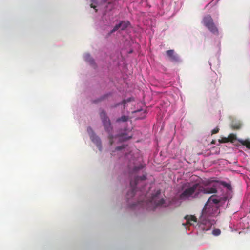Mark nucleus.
Wrapping results in <instances>:
<instances>
[{
	"label": "nucleus",
	"mask_w": 250,
	"mask_h": 250,
	"mask_svg": "<svg viewBox=\"0 0 250 250\" xmlns=\"http://www.w3.org/2000/svg\"><path fill=\"white\" fill-rule=\"evenodd\" d=\"M189 183H187L182 187L183 191L180 194L179 198L181 200H186L197 198L200 194H212L217 192V186L213 185L212 187H203L198 183L194 184L192 186H189Z\"/></svg>",
	"instance_id": "nucleus-1"
},
{
	"label": "nucleus",
	"mask_w": 250,
	"mask_h": 250,
	"mask_svg": "<svg viewBox=\"0 0 250 250\" xmlns=\"http://www.w3.org/2000/svg\"><path fill=\"white\" fill-rule=\"evenodd\" d=\"M219 207L215 205L206 203L202 211L201 219L206 220L208 217L217 215L219 213Z\"/></svg>",
	"instance_id": "nucleus-2"
},
{
	"label": "nucleus",
	"mask_w": 250,
	"mask_h": 250,
	"mask_svg": "<svg viewBox=\"0 0 250 250\" xmlns=\"http://www.w3.org/2000/svg\"><path fill=\"white\" fill-rule=\"evenodd\" d=\"M202 23L212 33H218V29L213 23L212 18L209 15H207L204 17Z\"/></svg>",
	"instance_id": "nucleus-3"
},
{
	"label": "nucleus",
	"mask_w": 250,
	"mask_h": 250,
	"mask_svg": "<svg viewBox=\"0 0 250 250\" xmlns=\"http://www.w3.org/2000/svg\"><path fill=\"white\" fill-rule=\"evenodd\" d=\"M100 116L105 130L108 132H110L112 130V128L111 127L110 120L107 116L105 111L102 110L100 113Z\"/></svg>",
	"instance_id": "nucleus-4"
},
{
	"label": "nucleus",
	"mask_w": 250,
	"mask_h": 250,
	"mask_svg": "<svg viewBox=\"0 0 250 250\" xmlns=\"http://www.w3.org/2000/svg\"><path fill=\"white\" fill-rule=\"evenodd\" d=\"M146 175H143L142 176L140 177H136L135 178L134 180L132 181L131 180L130 182V185L131 188V190L128 191V192L127 194V196L129 197H133L135 195V186L137 185L138 181L140 180H144L146 179Z\"/></svg>",
	"instance_id": "nucleus-5"
},
{
	"label": "nucleus",
	"mask_w": 250,
	"mask_h": 250,
	"mask_svg": "<svg viewBox=\"0 0 250 250\" xmlns=\"http://www.w3.org/2000/svg\"><path fill=\"white\" fill-rule=\"evenodd\" d=\"M161 194L160 190L156 191L155 194L152 196L150 200V203L154 205V208L161 206L165 203V200L163 198H160L159 196Z\"/></svg>",
	"instance_id": "nucleus-6"
},
{
	"label": "nucleus",
	"mask_w": 250,
	"mask_h": 250,
	"mask_svg": "<svg viewBox=\"0 0 250 250\" xmlns=\"http://www.w3.org/2000/svg\"><path fill=\"white\" fill-rule=\"evenodd\" d=\"M87 130L92 141L97 145L99 149L101 150L102 146L99 137L96 135L90 127H88Z\"/></svg>",
	"instance_id": "nucleus-7"
},
{
	"label": "nucleus",
	"mask_w": 250,
	"mask_h": 250,
	"mask_svg": "<svg viewBox=\"0 0 250 250\" xmlns=\"http://www.w3.org/2000/svg\"><path fill=\"white\" fill-rule=\"evenodd\" d=\"M166 54L167 56L172 61H181L179 56L175 52L174 50L171 49L167 51Z\"/></svg>",
	"instance_id": "nucleus-8"
},
{
	"label": "nucleus",
	"mask_w": 250,
	"mask_h": 250,
	"mask_svg": "<svg viewBox=\"0 0 250 250\" xmlns=\"http://www.w3.org/2000/svg\"><path fill=\"white\" fill-rule=\"evenodd\" d=\"M130 25V23L127 21H122L119 24L116 25L113 29L112 30V32H115L119 29H121L122 30H125Z\"/></svg>",
	"instance_id": "nucleus-9"
},
{
	"label": "nucleus",
	"mask_w": 250,
	"mask_h": 250,
	"mask_svg": "<svg viewBox=\"0 0 250 250\" xmlns=\"http://www.w3.org/2000/svg\"><path fill=\"white\" fill-rule=\"evenodd\" d=\"M185 219L187 220V224L192 225V222H196L197 218L195 216L193 215H186L184 217Z\"/></svg>",
	"instance_id": "nucleus-10"
},
{
	"label": "nucleus",
	"mask_w": 250,
	"mask_h": 250,
	"mask_svg": "<svg viewBox=\"0 0 250 250\" xmlns=\"http://www.w3.org/2000/svg\"><path fill=\"white\" fill-rule=\"evenodd\" d=\"M83 58L84 61L87 62H94V60L93 58L91 57V55L88 53H84L83 55Z\"/></svg>",
	"instance_id": "nucleus-11"
},
{
	"label": "nucleus",
	"mask_w": 250,
	"mask_h": 250,
	"mask_svg": "<svg viewBox=\"0 0 250 250\" xmlns=\"http://www.w3.org/2000/svg\"><path fill=\"white\" fill-rule=\"evenodd\" d=\"M214 196H211L208 200L206 203L209 205H215L219 202V200L217 199L213 198Z\"/></svg>",
	"instance_id": "nucleus-12"
},
{
	"label": "nucleus",
	"mask_w": 250,
	"mask_h": 250,
	"mask_svg": "<svg viewBox=\"0 0 250 250\" xmlns=\"http://www.w3.org/2000/svg\"><path fill=\"white\" fill-rule=\"evenodd\" d=\"M129 118L128 116L123 115L121 117L117 119L116 121L117 122H126L128 120Z\"/></svg>",
	"instance_id": "nucleus-13"
},
{
	"label": "nucleus",
	"mask_w": 250,
	"mask_h": 250,
	"mask_svg": "<svg viewBox=\"0 0 250 250\" xmlns=\"http://www.w3.org/2000/svg\"><path fill=\"white\" fill-rule=\"evenodd\" d=\"M144 167V166L142 164H140L138 166H134L133 169V172H137L138 171L143 169Z\"/></svg>",
	"instance_id": "nucleus-14"
},
{
	"label": "nucleus",
	"mask_w": 250,
	"mask_h": 250,
	"mask_svg": "<svg viewBox=\"0 0 250 250\" xmlns=\"http://www.w3.org/2000/svg\"><path fill=\"white\" fill-rule=\"evenodd\" d=\"M221 184L224 187L226 188L228 190H231V186L230 184L227 183L224 181H221Z\"/></svg>",
	"instance_id": "nucleus-15"
},
{
	"label": "nucleus",
	"mask_w": 250,
	"mask_h": 250,
	"mask_svg": "<svg viewBox=\"0 0 250 250\" xmlns=\"http://www.w3.org/2000/svg\"><path fill=\"white\" fill-rule=\"evenodd\" d=\"M241 143L243 145L245 146L247 148L250 149V142L249 141H242Z\"/></svg>",
	"instance_id": "nucleus-16"
},
{
	"label": "nucleus",
	"mask_w": 250,
	"mask_h": 250,
	"mask_svg": "<svg viewBox=\"0 0 250 250\" xmlns=\"http://www.w3.org/2000/svg\"><path fill=\"white\" fill-rule=\"evenodd\" d=\"M231 127L233 129H239L241 127V124L240 123L232 124Z\"/></svg>",
	"instance_id": "nucleus-17"
},
{
	"label": "nucleus",
	"mask_w": 250,
	"mask_h": 250,
	"mask_svg": "<svg viewBox=\"0 0 250 250\" xmlns=\"http://www.w3.org/2000/svg\"><path fill=\"white\" fill-rule=\"evenodd\" d=\"M228 138H229V141L232 142L236 140V135L234 134H230L229 135Z\"/></svg>",
	"instance_id": "nucleus-18"
},
{
	"label": "nucleus",
	"mask_w": 250,
	"mask_h": 250,
	"mask_svg": "<svg viewBox=\"0 0 250 250\" xmlns=\"http://www.w3.org/2000/svg\"><path fill=\"white\" fill-rule=\"evenodd\" d=\"M91 3L90 4L91 7L93 8V9H94L96 11H97V10L96 9L97 6L95 5V4L97 3L96 1L95 0H91Z\"/></svg>",
	"instance_id": "nucleus-19"
},
{
	"label": "nucleus",
	"mask_w": 250,
	"mask_h": 250,
	"mask_svg": "<svg viewBox=\"0 0 250 250\" xmlns=\"http://www.w3.org/2000/svg\"><path fill=\"white\" fill-rule=\"evenodd\" d=\"M229 142V138L226 137H223L221 139L219 140V142L220 143H227Z\"/></svg>",
	"instance_id": "nucleus-20"
},
{
	"label": "nucleus",
	"mask_w": 250,
	"mask_h": 250,
	"mask_svg": "<svg viewBox=\"0 0 250 250\" xmlns=\"http://www.w3.org/2000/svg\"><path fill=\"white\" fill-rule=\"evenodd\" d=\"M213 234L215 235H218L220 234V230L218 229H215L213 231Z\"/></svg>",
	"instance_id": "nucleus-21"
},
{
	"label": "nucleus",
	"mask_w": 250,
	"mask_h": 250,
	"mask_svg": "<svg viewBox=\"0 0 250 250\" xmlns=\"http://www.w3.org/2000/svg\"><path fill=\"white\" fill-rule=\"evenodd\" d=\"M219 128H216L213 129L211 131L212 134L217 133L219 132Z\"/></svg>",
	"instance_id": "nucleus-22"
},
{
	"label": "nucleus",
	"mask_w": 250,
	"mask_h": 250,
	"mask_svg": "<svg viewBox=\"0 0 250 250\" xmlns=\"http://www.w3.org/2000/svg\"><path fill=\"white\" fill-rule=\"evenodd\" d=\"M104 97H105V96H103V97H101L100 99H97V100H95V101H94V103H98L99 102L101 101L102 100H103L104 99Z\"/></svg>",
	"instance_id": "nucleus-23"
},
{
	"label": "nucleus",
	"mask_w": 250,
	"mask_h": 250,
	"mask_svg": "<svg viewBox=\"0 0 250 250\" xmlns=\"http://www.w3.org/2000/svg\"><path fill=\"white\" fill-rule=\"evenodd\" d=\"M112 137H113L112 136L109 135V138L110 139V144H111V145L112 144V141H111V139L112 138Z\"/></svg>",
	"instance_id": "nucleus-24"
},
{
	"label": "nucleus",
	"mask_w": 250,
	"mask_h": 250,
	"mask_svg": "<svg viewBox=\"0 0 250 250\" xmlns=\"http://www.w3.org/2000/svg\"><path fill=\"white\" fill-rule=\"evenodd\" d=\"M130 138H131V136H127V137H125V140H128V139H129Z\"/></svg>",
	"instance_id": "nucleus-25"
},
{
	"label": "nucleus",
	"mask_w": 250,
	"mask_h": 250,
	"mask_svg": "<svg viewBox=\"0 0 250 250\" xmlns=\"http://www.w3.org/2000/svg\"><path fill=\"white\" fill-rule=\"evenodd\" d=\"M122 148V147H117L116 148L117 150H121Z\"/></svg>",
	"instance_id": "nucleus-26"
},
{
	"label": "nucleus",
	"mask_w": 250,
	"mask_h": 250,
	"mask_svg": "<svg viewBox=\"0 0 250 250\" xmlns=\"http://www.w3.org/2000/svg\"><path fill=\"white\" fill-rule=\"evenodd\" d=\"M215 143V140H212L211 142V144H214Z\"/></svg>",
	"instance_id": "nucleus-27"
},
{
	"label": "nucleus",
	"mask_w": 250,
	"mask_h": 250,
	"mask_svg": "<svg viewBox=\"0 0 250 250\" xmlns=\"http://www.w3.org/2000/svg\"><path fill=\"white\" fill-rule=\"evenodd\" d=\"M214 1H215V2L218 1L219 0H213Z\"/></svg>",
	"instance_id": "nucleus-28"
},
{
	"label": "nucleus",
	"mask_w": 250,
	"mask_h": 250,
	"mask_svg": "<svg viewBox=\"0 0 250 250\" xmlns=\"http://www.w3.org/2000/svg\"><path fill=\"white\" fill-rule=\"evenodd\" d=\"M132 52V50H130V51H129V53H131Z\"/></svg>",
	"instance_id": "nucleus-29"
}]
</instances>
